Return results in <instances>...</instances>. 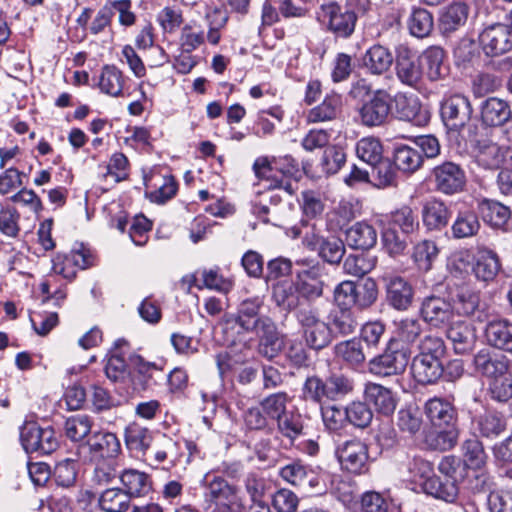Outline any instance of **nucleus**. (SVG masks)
Segmentation results:
<instances>
[{"label": "nucleus", "instance_id": "1", "mask_svg": "<svg viewBox=\"0 0 512 512\" xmlns=\"http://www.w3.org/2000/svg\"><path fill=\"white\" fill-rule=\"evenodd\" d=\"M264 306V300L261 297H252L243 300L237 309V313H226L221 319L223 330L226 334H236L239 339L249 333L254 332L263 324L272 320L268 315L260 314Z\"/></svg>", "mask_w": 512, "mask_h": 512}, {"label": "nucleus", "instance_id": "2", "mask_svg": "<svg viewBox=\"0 0 512 512\" xmlns=\"http://www.w3.org/2000/svg\"><path fill=\"white\" fill-rule=\"evenodd\" d=\"M424 414L440 434H444L448 447H453L458 438V411L453 402L442 397H433L424 404Z\"/></svg>", "mask_w": 512, "mask_h": 512}, {"label": "nucleus", "instance_id": "3", "mask_svg": "<svg viewBox=\"0 0 512 512\" xmlns=\"http://www.w3.org/2000/svg\"><path fill=\"white\" fill-rule=\"evenodd\" d=\"M357 12L344 9L336 1H328L319 6L316 11V20L328 32L338 38L347 39L355 31Z\"/></svg>", "mask_w": 512, "mask_h": 512}, {"label": "nucleus", "instance_id": "4", "mask_svg": "<svg viewBox=\"0 0 512 512\" xmlns=\"http://www.w3.org/2000/svg\"><path fill=\"white\" fill-rule=\"evenodd\" d=\"M20 442L26 453L38 455H49L60 445L54 428L41 427L34 421H25L20 427Z\"/></svg>", "mask_w": 512, "mask_h": 512}, {"label": "nucleus", "instance_id": "5", "mask_svg": "<svg viewBox=\"0 0 512 512\" xmlns=\"http://www.w3.org/2000/svg\"><path fill=\"white\" fill-rule=\"evenodd\" d=\"M409 360V348L390 340L383 353L369 361V371L380 377L400 375L406 370Z\"/></svg>", "mask_w": 512, "mask_h": 512}, {"label": "nucleus", "instance_id": "6", "mask_svg": "<svg viewBox=\"0 0 512 512\" xmlns=\"http://www.w3.org/2000/svg\"><path fill=\"white\" fill-rule=\"evenodd\" d=\"M120 451V441L114 433L98 431L78 445L76 454L84 461L100 462L115 458Z\"/></svg>", "mask_w": 512, "mask_h": 512}, {"label": "nucleus", "instance_id": "7", "mask_svg": "<svg viewBox=\"0 0 512 512\" xmlns=\"http://www.w3.org/2000/svg\"><path fill=\"white\" fill-rule=\"evenodd\" d=\"M479 43L489 58L508 54L512 50V12L502 23H494L483 29Z\"/></svg>", "mask_w": 512, "mask_h": 512}, {"label": "nucleus", "instance_id": "8", "mask_svg": "<svg viewBox=\"0 0 512 512\" xmlns=\"http://www.w3.org/2000/svg\"><path fill=\"white\" fill-rule=\"evenodd\" d=\"M392 102L393 97L384 89L370 92L357 110L360 124L368 128L385 125L391 113Z\"/></svg>", "mask_w": 512, "mask_h": 512}, {"label": "nucleus", "instance_id": "9", "mask_svg": "<svg viewBox=\"0 0 512 512\" xmlns=\"http://www.w3.org/2000/svg\"><path fill=\"white\" fill-rule=\"evenodd\" d=\"M297 320L302 328L305 343L310 349L320 351L332 343V329L328 323L320 319L316 310H299Z\"/></svg>", "mask_w": 512, "mask_h": 512}, {"label": "nucleus", "instance_id": "10", "mask_svg": "<svg viewBox=\"0 0 512 512\" xmlns=\"http://www.w3.org/2000/svg\"><path fill=\"white\" fill-rule=\"evenodd\" d=\"M473 114L470 99L463 94L445 97L440 105L441 119L450 131L460 132L471 121Z\"/></svg>", "mask_w": 512, "mask_h": 512}, {"label": "nucleus", "instance_id": "11", "mask_svg": "<svg viewBox=\"0 0 512 512\" xmlns=\"http://www.w3.org/2000/svg\"><path fill=\"white\" fill-rule=\"evenodd\" d=\"M296 263L301 266L296 272L295 280L299 295L309 301L321 297L326 276L325 266L307 260H299Z\"/></svg>", "mask_w": 512, "mask_h": 512}, {"label": "nucleus", "instance_id": "12", "mask_svg": "<svg viewBox=\"0 0 512 512\" xmlns=\"http://www.w3.org/2000/svg\"><path fill=\"white\" fill-rule=\"evenodd\" d=\"M431 179L437 192L444 195H454L464 190L466 173L458 163L443 161L431 171Z\"/></svg>", "mask_w": 512, "mask_h": 512}, {"label": "nucleus", "instance_id": "13", "mask_svg": "<svg viewBox=\"0 0 512 512\" xmlns=\"http://www.w3.org/2000/svg\"><path fill=\"white\" fill-rule=\"evenodd\" d=\"M511 364V360L506 355L490 347L480 349L472 359L475 373L489 380L508 375Z\"/></svg>", "mask_w": 512, "mask_h": 512}, {"label": "nucleus", "instance_id": "14", "mask_svg": "<svg viewBox=\"0 0 512 512\" xmlns=\"http://www.w3.org/2000/svg\"><path fill=\"white\" fill-rule=\"evenodd\" d=\"M341 467L354 474H362L368 470V448L360 440L344 442L336 449Z\"/></svg>", "mask_w": 512, "mask_h": 512}, {"label": "nucleus", "instance_id": "15", "mask_svg": "<svg viewBox=\"0 0 512 512\" xmlns=\"http://www.w3.org/2000/svg\"><path fill=\"white\" fill-rule=\"evenodd\" d=\"M253 171L260 182H264L267 189H283L289 195L294 193L290 180L284 177V171L279 163L267 157H259L254 161Z\"/></svg>", "mask_w": 512, "mask_h": 512}, {"label": "nucleus", "instance_id": "16", "mask_svg": "<svg viewBox=\"0 0 512 512\" xmlns=\"http://www.w3.org/2000/svg\"><path fill=\"white\" fill-rule=\"evenodd\" d=\"M396 76L401 83L415 87L422 78L421 63L416 54L404 44L396 47Z\"/></svg>", "mask_w": 512, "mask_h": 512}, {"label": "nucleus", "instance_id": "17", "mask_svg": "<svg viewBox=\"0 0 512 512\" xmlns=\"http://www.w3.org/2000/svg\"><path fill=\"white\" fill-rule=\"evenodd\" d=\"M420 314L427 324L440 328L453 318V307L442 297L428 296L421 303Z\"/></svg>", "mask_w": 512, "mask_h": 512}, {"label": "nucleus", "instance_id": "18", "mask_svg": "<svg viewBox=\"0 0 512 512\" xmlns=\"http://www.w3.org/2000/svg\"><path fill=\"white\" fill-rule=\"evenodd\" d=\"M384 280L387 303L398 311L407 310L414 298L412 285L400 276H389Z\"/></svg>", "mask_w": 512, "mask_h": 512}, {"label": "nucleus", "instance_id": "19", "mask_svg": "<svg viewBox=\"0 0 512 512\" xmlns=\"http://www.w3.org/2000/svg\"><path fill=\"white\" fill-rule=\"evenodd\" d=\"M481 122L485 127H502L512 117L510 104L498 97H488L480 105Z\"/></svg>", "mask_w": 512, "mask_h": 512}, {"label": "nucleus", "instance_id": "20", "mask_svg": "<svg viewBox=\"0 0 512 512\" xmlns=\"http://www.w3.org/2000/svg\"><path fill=\"white\" fill-rule=\"evenodd\" d=\"M421 217L428 231H441L449 224L451 211L443 200L432 197L424 202Z\"/></svg>", "mask_w": 512, "mask_h": 512}, {"label": "nucleus", "instance_id": "21", "mask_svg": "<svg viewBox=\"0 0 512 512\" xmlns=\"http://www.w3.org/2000/svg\"><path fill=\"white\" fill-rule=\"evenodd\" d=\"M92 264L90 255L84 250L72 251L69 255L57 254L52 260V271L72 280L76 276V267L85 269Z\"/></svg>", "mask_w": 512, "mask_h": 512}, {"label": "nucleus", "instance_id": "22", "mask_svg": "<svg viewBox=\"0 0 512 512\" xmlns=\"http://www.w3.org/2000/svg\"><path fill=\"white\" fill-rule=\"evenodd\" d=\"M485 337L490 348L512 353V322L494 319L485 327Z\"/></svg>", "mask_w": 512, "mask_h": 512}, {"label": "nucleus", "instance_id": "23", "mask_svg": "<svg viewBox=\"0 0 512 512\" xmlns=\"http://www.w3.org/2000/svg\"><path fill=\"white\" fill-rule=\"evenodd\" d=\"M453 349L457 354H466L472 351L477 342L475 328L466 322L453 323L446 332Z\"/></svg>", "mask_w": 512, "mask_h": 512}, {"label": "nucleus", "instance_id": "24", "mask_svg": "<svg viewBox=\"0 0 512 512\" xmlns=\"http://www.w3.org/2000/svg\"><path fill=\"white\" fill-rule=\"evenodd\" d=\"M364 397L368 405H373L375 410L383 415H391L396 409L397 401L394 394L380 384H366Z\"/></svg>", "mask_w": 512, "mask_h": 512}, {"label": "nucleus", "instance_id": "25", "mask_svg": "<svg viewBox=\"0 0 512 512\" xmlns=\"http://www.w3.org/2000/svg\"><path fill=\"white\" fill-rule=\"evenodd\" d=\"M443 371L441 360H436L433 357L415 356L411 363L413 378L419 384L436 383L441 378Z\"/></svg>", "mask_w": 512, "mask_h": 512}, {"label": "nucleus", "instance_id": "26", "mask_svg": "<svg viewBox=\"0 0 512 512\" xmlns=\"http://www.w3.org/2000/svg\"><path fill=\"white\" fill-rule=\"evenodd\" d=\"M259 338L258 353L268 360L275 358L282 350V342L274 320H270L254 332Z\"/></svg>", "mask_w": 512, "mask_h": 512}, {"label": "nucleus", "instance_id": "27", "mask_svg": "<svg viewBox=\"0 0 512 512\" xmlns=\"http://www.w3.org/2000/svg\"><path fill=\"white\" fill-rule=\"evenodd\" d=\"M452 307L459 315L473 317L479 322L486 319V314L481 308L479 293L468 288L458 290Z\"/></svg>", "mask_w": 512, "mask_h": 512}, {"label": "nucleus", "instance_id": "28", "mask_svg": "<svg viewBox=\"0 0 512 512\" xmlns=\"http://www.w3.org/2000/svg\"><path fill=\"white\" fill-rule=\"evenodd\" d=\"M204 483V499L207 506L234 499L238 496L236 487L230 485L222 477L207 474L204 478Z\"/></svg>", "mask_w": 512, "mask_h": 512}, {"label": "nucleus", "instance_id": "29", "mask_svg": "<svg viewBox=\"0 0 512 512\" xmlns=\"http://www.w3.org/2000/svg\"><path fill=\"white\" fill-rule=\"evenodd\" d=\"M474 430L479 436L494 439L506 430V418L497 411L487 410L474 419Z\"/></svg>", "mask_w": 512, "mask_h": 512}, {"label": "nucleus", "instance_id": "30", "mask_svg": "<svg viewBox=\"0 0 512 512\" xmlns=\"http://www.w3.org/2000/svg\"><path fill=\"white\" fill-rule=\"evenodd\" d=\"M501 269V262L496 252L488 248H479L473 272L476 278L483 282L495 279Z\"/></svg>", "mask_w": 512, "mask_h": 512}, {"label": "nucleus", "instance_id": "31", "mask_svg": "<svg viewBox=\"0 0 512 512\" xmlns=\"http://www.w3.org/2000/svg\"><path fill=\"white\" fill-rule=\"evenodd\" d=\"M393 61L391 51L380 44L371 46L363 56L364 67L373 75H382L389 71Z\"/></svg>", "mask_w": 512, "mask_h": 512}, {"label": "nucleus", "instance_id": "32", "mask_svg": "<svg viewBox=\"0 0 512 512\" xmlns=\"http://www.w3.org/2000/svg\"><path fill=\"white\" fill-rule=\"evenodd\" d=\"M120 481L127 493L129 499L132 497H144L152 490V481L148 474L135 470L127 469L120 475Z\"/></svg>", "mask_w": 512, "mask_h": 512}, {"label": "nucleus", "instance_id": "33", "mask_svg": "<svg viewBox=\"0 0 512 512\" xmlns=\"http://www.w3.org/2000/svg\"><path fill=\"white\" fill-rule=\"evenodd\" d=\"M341 108V95L336 93L328 94L319 105L313 107L308 112L307 121L309 123L332 121L341 113Z\"/></svg>", "mask_w": 512, "mask_h": 512}, {"label": "nucleus", "instance_id": "34", "mask_svg": "<svg viewBox=\"0 0 512 512\" xmlns=\"http://www.w3.org/2000/svg\"><path fill=\"white\" fill-rule=\"evenodd\" d=\"M469 15V6L464 2H452L448 5L440 17V29L448 35L462 27Z\"/></svg>", "mask_w": 512, "mask_h": 512}, {"label": "nucleus", "instance_id": "35", "mask_svg": "<svg viewBox=\"0 0 512 512\" xmlns=\"http://www.w3.org/2000/svg\"><path fill=\"white\" fill-rule=\"evenodd\" d=\"M481 223L477 213L472 209L458 211L451 226L452 236L455 239L471 238L478 234Z\"/></svg>", "mask_w": 512, "mask_h": 512}, {"label": "nucleus", "instance_id": "36", "mask_svg": "<svg viewBox=\"0 0 512 512\" xmlns=\"http://www.w3.org/2000/svg\"><path fill=\"white\" fill-rule=\"evenodd\" d=\"M394 336L390 340H396L405 346L418 340L423 333L424 325L418 318L402 317L393 321Z\"/></svg>", "mask_w": 512, "mask_h": 512}, {"label": "nucleus", "instance_id": "37", "mask_svg": "<svg viewBox=\"0 0 512 512\" xmlns=\"http://www.w3.org/2000/svg\"><path fill=\"white\" fill-rule=\"evenodd\" d=\"M346 242L354 249L367 250L375 246L377 232L366 222H357L346 231Z\"/></svg>", "mask_w": 512, "mask_h": 512}, {"label": "nucleus", "instance_id": "38", "mask_svg": "<svg viewBox=\"0 0 512 512\" xmlns=\"http://www.w3.org/2000/svg\"><path fill=\"white\" fill-rule=\"evenodd\" d=\"M407 27L413 37L426 38L434 29L433 14L423 7L412 6L407 19Z\"/></svg>", "mask_w": 512, "mask_h": 512}, {"label": "nucleus", "instance_id": "39", "mask_svg": "<svg viewBox=\"0 0 512 512\" xmlns=\"http://www.w3.org/2000/svg\"><path fill=\"white\" fill-rule=\"evenodd\" d=\"M334 353L347 364L359 366L365 362L367 355H370L371 351L365 348L361 340L353 338L337 343L334 346Z\"/></svg>", "mask_w": 512, "mask_h": 512}, {"label": "nucleus", "instance_id": "40", "mask_svg": "<svg viewBox=\"0 0 512 512\" xmlns=\"http://www.w3.org/2000/svg\"><path fill=\"white\" fill-rule=\"evenodd\" d=\"M421 484L426 494L445 502H454L458 496V486L453 480L441 479L433 474Z\"/></svg>", "mask_w": 512, "mask_h": 512}, {"label": "nucleus", "instance_id": "41", "mask_svg": "<svg viewBox=\"0 0 512 512\" xmlns=\"http://www.w3.org/2000/svg\"><path fill=\"white\" fill-rule=\"evenodd\" d=\"M475 158L479 166L488 170H495L502 165L504 153L497 143L482 140L477 143Z\"/></svg>", "mask_w": 512, "mask_h": 512}, {"label": "nucleus", "instance_id": "42", "mask_svg": "<svg viewBox=\"0 0 512 512\" xmlns=\"http://www.w3.org/2000/svg\"><path fill=\"white\" fill-rule=\"evenodd\" d=\"M152 441L153 436L149 429L138 423H131L125 429V444L131 452L145 455Z\"/></svg>", "mask_w": 512, "mask_h": 512}, {"label": "nucleus", "instance_id": "43", "mask_svg": "<svg viewBox=\"0 0 512 512\" xmlns=\"http://www.w3.org/2000/svg\"><path fill=\"white\" fill-rule=\"evenodd\" d=\"M299 293L295 282L281 280L272 286V298L276 305L286 310H293L299 305Z\"/></svg>", "mask_w": 512, "mask_h": 512}, {"label": "nucleus", "instance_id": "44", "mask_svg": "<svg viewBox=\"0 0 512 512\" xmlns=\"http://www.w3.org/2000/svg\"><path fill=\"white\" fill-rule=\"evenodd\" d=\"M394 163L399 170L413 173L422 166L423 157L419 149L401 145L395 148Z\"/></svg>", "mask_w": 512, "mask_h": 512}, {"label": "nucleus", "instance_id": "45", "mask_svg": "<svg viewBox=\"0 0 512 512\" xmlns=\"http://www.w3.org/2000/svg\"><path fill=\"white\" fill-rule=\"evenodd\" d=\"M98 505L104 512H126L130 506V499L122 489L108 488L100 494Z\"/></svg>", "mask_w": 512, "mask_h": 512}, {"label": "nucleus", "instance_id": "46", "mask_svg": "<svg viewBox=\"0 0 512 512\" xmlns=\"http://www.w3.org/2000/svg\"><path fill=\"white\" fill-rule=\"evenodd\" d=\"M444 57L445 52L439 46L428 47L422 53L426 74L431 81H437L445 76L446 68L443 63Z\"/></svg>", "mask_w": 512, "mask_h": 512}, {"label": "nucleus", "instance_id": "47", "mask_svg": "<svg viewBox=\"0 0 512 512\" xmlns=\"http://www.w3.org/2000/svg\"><path fill=\"white\" fill-rule=\"evenodd\" d=\"M463 457L462 463L467 468L473 470H481L485 467L488 455L485 452L482 442L477 438L468 439L463 444Z\"/></svg>", "mask_w": 512, "mask_h": 512}, {"label": "nucleus", "instance_id": "48", "mask_svg": "<svg viewBox=\"0 0 512 512\" xmlns=\"http://www.w3.org/2000/svg\"><path fill=\"white\" fill-rule=\"evenodd\" d=\"M302 237V244L310 251H317L326 239L318 221H301L300 227L294 229V237Z\"/></svg>", "mask_w": 512, "mask_h": 512}, {"label": "nucleus", "instance_id": "49", "mask_svg": "<svg viewBox=\"0 0 512 512\" xmlns=\"http://www.w3.org/2000/svg\"><path fill=\"white\" fill-rule=\"evenodd\" d=\"M122 72L113 65L103 67L99 77L98 85L100 90L110 96L117 97L123 90Z\"/></svg>", "mask_w": 512, "mask_h": 512}, {"label": "nucleus", "instance_id": "50", "mask_svg": "<svg viewBox=\"0 0 512 512\" xmlns=\"http://www.w3.org/2000/svg\"><path fill=\"white\" fill-rule=\"evenodd\" d=\"M481 207L484 219L495 228L503 227L511 218L510 208L498 201L485 199Z\"/></svg>", "mask_w": 512, "mask_h": 512}, {"label": "nucleus", "instance_id": "51", "mask_svg": "<svg viewBox=\"0 0 512 512\" xmlns=\"http://www.w3.org/2000/svg\"><path fill=\"white\" fill-rule=\"evenodd\" d=\"M355 151L357 157L368 165L379 162L383 159V147L379 139L375 137H364L356 143Z\"/></svg>", "mask_w": 512, "mask_h": 512}, {"label": "nucleus", "instance_id": "52", "mask_svg": "<svg viewBox=\"0 0 512 512\" xmlns=\"http://www.w3.org/2000/svg\"><path fill=\"white\" fill-rule=\"evenodd\" d=\"M439 250L434 241L422 240L413 247L412 258L422 271H429L438 256Z\"/></svg>", "mask_w": 512, "mask_h": 512}, {"label": "nucleus", "instance_id": "53", "mask_svg": "<svg viewBox=\"0 0 512 512\" xmlns=\"http://www.w3.org/2000/svg\"><path fill=\"white\" fill-rule=\"evenodd\" d=\"M376 258L367 254H351L346 257L343 263V270L346 274L363 277L374 269Z\"/></svg>", "mask_w": 512, "mask_h": 512}, {"label": "nucleus", "instance_id": "54", "mask_svg": "<svg viewBox=\"0 0 512 512\" xmlns=\"http://www.w3.org/2000/svg\"><path fill=\"white\" fill-rule=\"evenodd\" d=\"M378 298V286L374 279L365 278L355 282V307L365 310L371 307Z\"/></svg>", "mask_w": 512, "mask_h": 512}, {"label": "nucleus", "instance_id": "55", "mask_svg": "<svg viewBox=\"0 0 512 512\" xmlns=\"http://www.w3.org/2000/svg\"><path fill=\"white\" fill-rule=\"evenodd\" d=\"M329 325L332 332L335 331L342 336H348L356 330L358 323L349 309H337L330 312Z\"/></svg>", "mask_w": 512, "mask_h": 512}, {"label": "nucleus", "instance_id": "56", "mask_svg": "<svg viewBox=\"0 0 512 512\" xmlns=\"http://www.w3.org/2000/svg\"><path fill=\"white\" fill-rule=\"evenodd\" d=\"M279 433L293 442L303 432L302 416L294 411H286L277 420Z\"/></svg>", "mask_w": 512, "mask_h": 512}, {"label": "nucleus", "instance_id": "57", "mask_svg": "<svg viewBox=\"0 0 512 512\" xmlns=\"http://www.w3.org/2000/svg\"><path fill=\"white\" fill-rule=\"evenodd\" d=\"M77 473V461L71 458H65L55 464L52 477L58 486L68 488L75 484Z\"/></svg>", "mask_w": 512, "mask_h": 512}, {"label": "nucleus", "instance_id": "58", "mask_svg": "<svg viewBox=\"0 0 512 512\" xmlns=\"http://www.w3.org/2000/svg\"><path fill=\"white\" fill-rule=\"evenodd\" d=\"M301 397L307 402L321 404L324 399H328L326 381L316 375L307 377L301 389Z\"/></svg>", "mask_w": 512, "mask_h": 512}, {"label": "nucleus", "instance_id": "59", "mask_svg": "<svg viewBox=\"0 0 512 512\" xmlns=\"http://www.w3.org/2000/svg\"><path fill=\"white\" fill-rule=\"evenodd\" d=\"M396 172L389 159L383 158L371 166L370 181L378 188L395 184Z\"/></svg>", "mask_w": 512, "mask_h": 512}, {"label": "nucleus", "instance_id": "60", "mask_svg": "<svg viewBox=\"0 0 512 512\" xmlns=\"http://www.w3.org/2000/svg\"><path fill=\"white\" fill-rule=\"evenodd\" d=\"M394 101L399 119L408 122L416 121L421 110V104L417 97L400 93L395 96Z\"/></svg>", "mask_w": 512, "mask_h": 512}, {"label": "nucleus", "instance_id": "61", "mask_svg": "<svg viewBox=\"0 0 512 512\" xmlns=\"http://www.w3.org/2000/svg\"><path fill=\"white\" fill-rule=\"evenodd\" d=\"M289 396L286 392H277L264 397L259 405L272 422L287 411Z\"/></svg>", "mask_w": 512, "mask_h": 512}, {"label": "nucleus", "instance_id": "62", "mask_svg": "<svg viewBox=\"0 0 512 512\" xmlns=\"http://www.w3.org/2000/svg\"><path fill=\"white\" fill-rule=\"evenodd\" d=\"M346 420L357 428H366L373 419V412L368 403L355 401L345 408Z\"/></svg>", "mask_w": 512, "mask_h": 512}, {"label": "nucleus", "instance_id": "63", "mask_svg": "<svg viewBox=\"0 0 512 512\" xmlns=\"http://www.w3.org/2000/svg\"><path fill=\"white\" fill-rule=\"evenodd\" d=\"M91 427V421L88 416H73L65 422V434L71 441L81 442L90 436Z\"/></svg>", "mask_w": 512, "mask_h": 512}, {"label": "nucleus", "instance_id": "64", "mask_svg": "<svg viewBox=\"0 0 512 512\" xmlns=\"http://www.w3.org/2000/svg\"><path fill=\"white\" fill-rule=\"evenodd\" d=\"M391 221L406 235L416 232L419 228L417 216L409 206H402L394 211L391 214Z\"/></svg>", "mask_w": 512, "mask_h": 512}]
</instances>
